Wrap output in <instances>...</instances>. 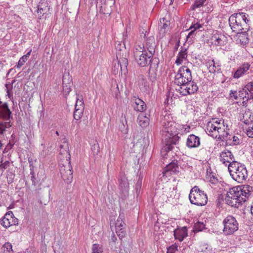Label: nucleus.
I'll list each match as a JSON object with an SVG mask.
<instances>
[{"label": "nucleus", "instance_id": "1", "mask_svg": "<svg viewBox=\"0 0 253 253\" xmlns=\"http://www.w3.org/2000/svg\"><path fill=\"white\" fill-rule=\"evenodd\" d=\"M161 134L165 139L164 150L169 151L172 150L173 145L178 144L180 137L178 130L181 126L173 120L170 114L165 111L161 115Z\"/></svg>", "mask_w": 253, "mask_h": 253}, {"label": "nucleus", "instance_id": "2", "mask_svg": "<svg viewBox=\"0 0 253 253\" xmlns=\"http://www.w3.org/2000/svg\"><path fill=\"white\" fill-rule=\"evenodd\" d=\"M221 185L225 187L224 190L226 191L225 197L226 204L232 207L239 208L250 196V194L247 188L245 189L241 186L230 188L229 185L225 183Z\"/></svg>", "mask_w": 253, "mask_h": 253}, {"label": "nucleus", "instance_id": "3", "mask_svg": "<svg viewBox=\"0 0 253 253\" xmlns=\"http://www.w3.org/2000/svg\"><path fill=\"white\" fill-rule=\"evenodd\" d=\"M61 143L60 153L61 155L64 156L66 159L62 160L59 164L60 172L63 180L67 183H70L73 179V171L69 146L65 138L62 140Z\"/></svg>", "mask_w": 253, "mask_h": 253}, {"label": "nucleus", "instance_id": "4", "mask_svg": "<svg viewBox=\"0 0 253 253\" xmlns=\"http://www.w3.org/2000/svg\"><path fill=\"white\" fill-rule=\"evenodd\" d=\"M248 15L241 12L231 15L228 20L229 24L233 32H238L243 30H248V23L250 20Z\"/></svg>", "mask_w": 253, "mask_h": 253}, {"label": "nucleus", "instance_id": "5", "mask_svg": "<svg viewBox=\"0 0 253 253\" xmlns=\"http://www.w3.org/2000/svg\"><path fill=\"white\" fill-rule=\"evenodd\" d=\"M228 169L232 178L238 183H243L248 178V171L243 164L237 161L234 162Z\"/></svg>", "mask_w": 253, "mask_h": 253}, {"label": "nucleus", "instance_id": "6", "mask_svg": "<svg viewBox=\"0 0 253 253\" xmlns=\"http://www.w3.org/2000/svg\"><path fill=\"white\" fill-rule=\"evenodd\" d=\"M135 60L137 65L144 67L150 65V70H157L159 64V59L158 58H152L148 54L147 51L142 53L136 52L134 56Z\"/></svg>", "mask_w": 253, "mask_h": 253}, {"label": "nucleus", "instance_id": "7", "mask_svg": "<svg viewBox=\"0 0 253 253\" xmlns=\"http://www.w3.org/2000/svg\"><path fill=\"white\" fill-rule=\"evenodd\" d=\"M216 119H212L208 122L205 127L206 133L213 138L218 139L219 135L222 134L225 126L224 121Z\"/></svg>", "mask_w": 253, "mask_h": 253}, {"label": "nucleus", "instance_id": "8", "mask_svg": "<svg viewBox=\"0 0 253 253\" xmlns=\"http://www.w3.org/2000/svg\"><path fill=\"white\" fill-rule=\"evenodd\" d=\"M189 199L191 204L197 206H204L208 202L207 194L197 186L191 189L189 195Z\"/></svg>", "mask_w": 253, "mask_h": 253}, {"label": "nucleus", "instance_id": "9", "mask_svg": "<svg viewBox=\"0 0 253 253\" xmlns=\"http://www.w3.org/2000/svg\"><path fill=\"white\" fill-rule=\"evenodd\" d=\"M223 232L225 235H231L239 229V223L232 215H227L222 221Z\"/></svg>", "mask_w": 253, "mask_h": 253}, {"label": "nucleus", "instance_id": "10", "mask_svg": "<svg viewBox=\"0 0 253 253\" xmlns=\"http://www.w3.org/2000/svg\"><path fill=\"white\" fill-rule=\"evenodd\" d=\"M192 79L191 70L187 67L183 66L178 69L176 74L174 84L177 85L178 87H180Z\"/></svg>", "mask_w": 253, "mask_h": 253}, {"label": "nucleus", "instance_id": "11", "mask_svg": "<svg viewBox=\"0 0 253 253\" xmlns=\"http://www.w3.org/2000/svg\"><path fill=\"white\" fill-rule=\"evenodd\" d=\"M198 89V86L197 84L192 81V79L191 81H188L182 86L176 88V91L182 96L194 94L197 91Z\"/></svg>", "mask_w": 253, "mask_h": 253}, {"label": "nucleus", "instance_id": "12", "mask_svg": "<svg viewBox=\"0 0 253 253\" xmlns=\"http://www.w3.org/2000/svg\"><path fill=\"white\" fill-rule=\"evenodd\" d=\"M253 72L252 68L251 65L248 63L245 62L241 65L234 72L233 74V78L235 79H239L245 75L252 73Z\"/></svg>", "mask_w": 253, "mask_h": 253}, {"label": "nucleus", "instance_id": "13", "mask_svg": "<svg viewBox=\"0 0 253 253\" xmlns=\"http://www.w3.org/2000/svg\"><path fill=\"white\" fill-rule=\"evenodd\" d=\"M220 161L225 166L229 167L234 162H236L235 161L234 157L231 151L225 150L220 153L219 156Z\"/></svg>", "mask_w": 253, "mask_h": 253}, {"label": "nucleus", "instance_id": "14", "mask_svg": "<svg viewBox=\"0 0 253 253\" xmlns=\"http://www.w3.org/2000/svg\"><path fill=\"white\" fill-rule=\"evenodd\" d=\"M84 108L83 99L82 98L81 99L77 98L74 113V118L75 120H79L81 118L83 114Z\"/></svg>", "mask_w": 253, "mask_h": 253}, {"label": "nucleus", "instance_id": "15", "mask_svg": "<svg viewBox=\"0 0 253 253\" xmlns=\"http://www.w3.org/2000/svg\"><path fill=\"white\" fill-rule=\"evenodd\" d=\"M248 30H243L237 33L235 39L237 44L244 46L249 42V39L247 31Z\"/></svg>", "mask_w": 253, "mask_h": 253}, {"label": "nucleus", "instance_id": "16", "mask_svg": "<svg viewBox=\"0 0 253 253\" xmlns=\"http://www.w3.org/2000/svg\"><path fill=\"white\" fill-rule=\"evenodd\" d=\"M126 223L123 220L122 218L120 216L116 222V232L120 239H122L125 236L126 231L125 227Z\"/></svg>", "mask_w": 253, "mask_h": 253}, {"label": "nucleus", "instance_id": "17", "mask_svg": "<svg viewBox=\"0 0 253 253\" xmlns=\"http://www.w3.org/2000/svg\"><path fill=\"white\" fill-rule=\"evenodd\" d=\"M131 101L133 102L132 106L135 111L143 112L146 109V103L141 99L134 96L132 98Z\"/></svg>", "mask_w": 253, "mask_h": 253}, {"label": "nucleus", "instance_id": "18", "mask_svg": "<svg viewBox=\"0 0 253 253\" xmlns=\"http://www.w3.org/2000/svg\"><path fill=\"white\" fill-rule=\"evenodd\" d=\"M138 83L139 87L142 92L146 93L149 92L150 90L149 83L144 76L140 75L138 76Z\"/></svg>", "mask_w": 253, "mask_h": 253}, {"label": "nucleus", "instance_id": "19", "mask_svg": "<svg viewBox=\"0 0 253 253\" xmlns=\"http://www.w3.org/2000/svg\"><path fill=\"white\" fill-rule=\"evenodd\" d=\"M72 78L69 73L65 74L63 76V92L67 95L71 91L72 84Z\"/></svg>", "mask_w": 253, "mask_h": 253}, {"label": "nucleus", "instance_id": "20", "mask_svg": "<svg viewBox=\"0 0 253 253\" xmlns=\"http://www.w3.org/2000/svg\"><path fill=\"white\" fill-rule=\"evenodd\" d=\"M188 235L186 227H178L174 231V236L175 239L182 242Z\"/></svg>", "mask_w": 253, "mask_h": 253}, {"label": "nucleus", "instance_id": "21", "mask_svg": "<svg viewBox=\"0 0 253 253\" xmlns=\"http://www.w3.org/2000/svg\"><path fill=\"white\" fill-rule=\"evenodd\" d=\"M200 145V139L198 136L194 134H190L188 136L186 141V145L188 148H196Z\"/></svg>", "mask_w": 253, "mask_h": 253}, {"label": "nucleus", "instance_id": "22", "mask_svg": "<svg viewBox=\"0 0 253 253\" xmlns=\"http://www.w3.org/2000/svg\"><path fill=\"white\" fill-rule=\"evenodd\" d=\"M116 56L118 60L117 71H119V69L121 71L126 69L128 65L127 59L125 57H122V55L119 52H116Z\"/></svg>", "mask_w": 253, "mask_h": 253}, {"label": "nucleus", "instance_id": "23", "mask_svg": "<svg viewBox=\"0 0 253 253\" xmlns=\"http://www.w3.org/2000/svg\"><path fill=\"white\" fill-rule=\"evenodd\" d=\"M49 9L50 8L46 0H41L38 5L37 9L38 13L41 15L40 17L49 12Z\"/></svg>", "mask_w": 253, "mask_h": 253}, {"label": "nucleus", "instance_id": "24", "mask_svg": "<svg viewBox=\"0 0 253 253\" xmlns=\"http://www.w3.org/2000/svg\"><path fill=\"white\" fill-rule=\"evenodd\" d=\"M120 189L125 194L128 192L129 184L125 176H122L119 179Z\"/></svg>", "mask_w": 253, "mask_h": 253}, {"label": "nucleus", "instance_id": "25", "mask_svg": "<svg viewBox=\"0 0 253 253\" xmlns=\"http://www.w3.org/2000/svg\"><path fill=\"white\" fill-rule=\"evenodd\" d=\"M96 7L100 8L99 12L103 14L110 15L112 13L111 7L107 5L105 0L102 3H97Z\"/></svg>", "mask_w": 253, "mask_h": 253}, {"label": "nucleus", "instance_id": "26", "mask_svg": "<svg viewBox=\"0 0 253 253\" xmlns=\"http://www.w3.org/2000/svg\"><path fill=\"white\" fill-rule=\"evenodd\" d=\"M187 57V49L184 47H181L180 51L179 52L175 63L177 65H180L183 60H186Z\"/></svg>", "mask_w": 253, "mask_h": 253}, {"label": "nucleus", "instance_id": "27", "mask_svg": "<svg viewBox=\"0 0 253 253\" xmlns=\"http://www.w3.org/2000/svg\"><path fill=\"white\" fill-rule=\"evenodd\" d=\"M137 121L142 127L144 128L149 125L150 119L146 115L141 114L138 116Z\"/></svg>", "mask_w": 253, "mask_h": 253}, {"label": "nucleus", "instance_id": "28", "mask_svg": "<svg viewBox=\"0 0 253 253\" xmlns=\"http://www.w3.org/2000/svg\"><path fill=\"white\" fill-rule=\"evenodd\" d=\"M229 129L227 128V126L224 129L221 134L219 135L218 140L222 141H226V144L228 145L229 140H232V137L233 135L230 134L228 132Z\"/></svg>", "mask_w": 253, "mask_h": 253}, {"label": "nucleus", "instance_id": "29", "mask_svg": "<svg viewBox=\"0 0 253 253\" xmlns=\"http://www.w3.org/2000/svg\"><path fill=\"white\" fill-rule=\"evenodd\" d=\"M250 93L244 86L242 89L239 90L238 95L239 98L243 99V103L247 102L249 100L253 99V97H251Z\"/></svg>", "mask_w": 253, "mask_h": 253}, {"label": "nucleus", "instance_id": "30", "mask_svg": "<svg viewBox=\"0 0 253 253\" xmlns=\"http://www.w3.org/2000/svg\"><path fill=\"white\" fill-rule=\"evenodd\" d=\"M253 120V116L249 111H246L243 114L241 121L245 124L249 125Z\"/></svg>", "mask_w": 253, "mask_h": 253}, {"label": "nucleus", "instance_id": "31", "mask_svg": "<svg viewBox=\"0 0 253 253\" xmlns=\"http://www.w3.org/2000/svg\"><path fill=\"white\" fill-rule=\"evenodd\" d=\"M151 45H148L146 47L147 52L148 51V54L153 58L155 53L156 43L154 38H151Z\"/></svg>", "mask_w": 253, "mask_h": 253}, {"label": "nucleus", "instance_id": "32", "mask_svg": "<svg viewBox=\"0 0 253 253\" xmlns=\"http://www.w3.org/2000/svg\"><path fill=\"white\" fill-rule=\"evenodd\" d=\"M31 52L32 49H30L27 54L23 55L20 58L16 66L17 68H20L24 64V63L27 61Z\"/></svg>", "mask_w": 253, "mask_h": 253}, {"label": "nucleus", "instance_id": "33", "mask_svg": "<svg viewBox=\"0 0 253 253\" xmlns=\"http://www.w3.org/2000/svg\"><path fill=\"white\" fill-rule=\"evenodd\" d=\"M225 37L223 35H214L212 40L214 41V44L216 45H222L224 44Z\"/></svg>", "mask_w": 253, "mask_h": 253}, {"label": "nucleus", "instance_id": "34", "mask_svg": "<svg viewBox=\"0 0 253 253\" xmlns=\"http://www.w3.org/2000/svg\"><path fill=\"white\" fill-rule=\"evenodd\" d=\"M13 214L12 211H9L6 213V217L9 219V220L8 221L9 226L18 224V219L13 217Z\"/></svg>", "mask_w": 253, "mask_h": 253}, {"label": "nucleus", "instance_id": "35", "mask_svg": "<svg viewBox=\"0 0 253 253\" xmlns=\"http://www.w3.org/2000/svg\"><path fill=\"white\" fill-rule=\"evenodd\" d=\"M99 149L98 143L96 141H94L93 144L91 146V151L94 156L98 155L99 152Z\"/></svg>", "mask_w": 253, "mask_h": 253}, {"label": "nucleus", "instance_id": "36", "mask_svg": "<svg viewBox=\"0 0 253 253\" xmlns=\"http://www.w3.org/2000/svg\"><path fill=\"white\" fill-rule=\"evenodd\" d=\"M167 253H181L179 251L178 245L175 243L167 248Z\"/></svg>", "mask_w": 253, "mask_h": 253}, {"label": "nucleus", "instance_id": "37", "mask_svg": "<svg viewBox=\"0 0 253 253\" xmlns=\"http://www.w3.org/2000/svg\"><path fill=\"white\" fill-rule=\"evenodd\" d=\"M205 228V224L203 222L200 221L196 223L194 227V230L196 232L201 231Z\"/></svg>", "mask_w": 253, "mask_h": 253}, {"label": "nucleus", "instance_id": "38", "mask_svg": "<svg viewBox=\"0 0 253 253\" xmlns=\"http://www.w3.org/2000/svg\"><path fill=\"white\" fill-rule=\"evenodd\" d=\"M245 88L250 93L251 97H253V81L248 82L245 85Z\"/></svg>", "mask_w": 253, "mask_h": 253}, {"label": "nucleus", "instance_id": "39", "mask_svg": "<svg viewBox=\"0 0 253 253\" xmlns=\"http://www.w3.org/2000/svg\"><path fill=\"white\" fill-rule=\"evenodd\" d=\"M0 107L1 108L2 111L5 114V115H6L8 117H9L11 114V112L8 109L7 104L5 103L2 105H0Z\"/></svg>", "mask_w": 253, "mask_h": 253}, {"label": "nucleus", "instance_id": "40", "mask_svg": "<svg viewBox=\"0 0 253 253\" xmlns=\"http://www.w3.org/2000/svg\"><path fill=\"white\" fill-rule=\"evenodd\" d=\"M240 140L237 136L233 135L232 137V140H229V145H237L240 143Z\"/></svg>", "mask_w": 253, "mask_h": 253}, {"label": "nucleus", "instance_id": "41", "mask_svg": "<svg viewBox=\"0 0 253 253\" xmlns=\"http://www.w3.org/2000/svg\"><path fill=\"white\" fill-rule=\"evenodd\" d=\"M9 219L6 217V214H5L3 218L0 220V224L2 225L5 228L9 227Z\"/></svg>", "mask_w": 253, "mask_h": 253}, {"label": "nucleus", "instance_id": "42", "mask_svg": "<svg viewBox=\"0 0 253 253\" xmlns=\"http://www.w3.org/2000/svg\"><path fill=\"white\" fill-rule=\"evenodd\" d=\"M177 165L176 163L171 162L167 166V170L175 171L177 169Z\"/></svg>", "mask_w": 253, "mask_h": 253}, {"label": "nucleus", "instance_id": "43", "mask_svg": "<svg viewBox=\"0 0 253 253\" xmlns=\"http://www.w3.org/2000/svg\"><path fill=\"white\" fill-rule=\"evenodd\" d=\"M125 122L126 123V125H125L124 122L122 121V125L120 126V129L123 133L127 134L128 128L126 119H125Z\"/></svg>", "mask_w": 253, "mask_h": 253}, {"label": "nucleus", "instance_id": "44", "mask_svg": "<svg viewBox=\"0 0 253 253\" xmlns=\"http://www.w3.org/2000/svg\"><path fill=\"white\" fill-rule=\"evenodd\" d=\"M145 51H146V50L143 44L136 45L134 50V56H135V53L136 52H139L140 53H142Z\"/></svg>", "mask_w": 253, "mask_h": 253}, {"label": "nucleus", "instance_id": "45", "mask_svg": "<svg viewBox=\"0 0 253 253\" xmlns=\"http://www.w3.org/2000/svg\"><path fill=\"white\" fill-rule=\"evenodd\" d=\"M247 135L251 138H253V120L249 125L248 128L247 129Z\"/></svg>", "mask_w": 253, "mask_h": 253}, {"label": "nucleus", "instance_id": "46", "mask_svg": "<svg viewBox=\"0 0 253 253\" xmlns=\"http://www.w3.org/2000/svg\"><path fill=\"white\" fill-rule=\"evenodd\" d=\"M101 248L99 247V245L94 244L92 246V253H102Z\"/></svg>", "mask_w": 253, "mask_h": 253}, {"label": "nucleus", "instance_id": "47", "mask_svg": "<svg viewBox=\"0 0 253 253\" xmlns=\"http://www.w3.org/2000/svg\"><path fill=\"white\" fill-rule=\"evenodd\" d=\"M168 24H167L166 23H163V25L161 26L159 29L160 34L162 35H164L166 31L168 29Z\"/></svg>", "mask_w": 253, "mask_h": 253}, {"label": "nucleus", "instance_id": "48", "mask_svg": "<svg viewBox=\"0 0 253 253\" xmlns=\"http://www.w3.org/2000/svg\"><path fill=\"white\" fill-rule=\"evenodd\" d=\"M218 68L215 65V62L213 60L211 61V64L209 65V70L210 73H214Z\"/></svg>", "mask_w": 253, "mask_h": 253}, {"label": "nucleus", "instance_id": "49", "mask_svg": "<svg viewBox=\"0 0 253 253\" xmlns=\"http://www.w3.org/2000/svg\"><path fill=\"white\" fill-rule=\"evenodd\" d=\"M239 93V90L238 91L236 90H230V96L231 98H234V99L237 100L239 98V96L238 94Z\"/></svg>", "mask_w": 253, "mask_h": 253}, {"label": "nucleus", "instance_id": "50", "mask_svg": "<svg viewBox=\"0 0 253 253\" xmlns=\"http://www.w3.org/2000/svg\"><path fill=\"white\" fill-rule=\"evenodd\" d=\"M117 52H119L121 55V51L123 50V48H125V44L122 45L120 42H116L115 44Z\"/></svg>", "mask_w": 253, "mask_h": 253}, {"label": "nucleus", "instance_id": "51", "mask_svg": "<svg viewBox=\"0 0 253 253\" xmlns=\"http://www.w3.org/2000/svg\"><path fill=\"white\" fill-rule=\"evenodd\" d=\"M209 181L211 184L214 185L219 183V181H218V179L213 175L211 177H210Z\"/></svg>", "mask_w": 253, "mask_h": 253}, {"label": "nucleus", "instance_id": "52", "mask_svg": "<svg viewBox=\"0 0 253 253\" xmlns=\"http://www.w3.org/2000/svg\"><path fill=\"white\" fill-rule=\"evenodd\" d=\"M204 2V0L196 1L194 2V4L193 5V6L195 8L200 7L203 5Z\"/></svg>", "mask_w": 253, "mask_h": 253}, {"label": "nucleus", "instance_id": "53", "mask_svg": "<svg viewBox=\"0 0 253 253\" xmlns=\"http://www.w3.org/2000/svg\"><path fill=\"white\" fill-rule=\"evenodd\" d=\"M3 247L4 248H6L8 252H10V251H12V246L11 244L10 243H5L3 245Z\"/></svg>", "mask_w": 253, "mask_h": 253}, {"label": "nucleus", "instance_id": "54", "mask_svg": "<svg viewBox=\"0 0 253 253\" xmlns=\"http://www.w3.org/2000/svg\"><path fill=\"white\" fill-rule=\"evenodd\" d=\"M202 27V25L198 23L193 24L192 26L190 27L189 29H193L195 31V30L200 29Z\"/></svg>", "mask_w": 253, "mask_h": 253}, {"label": "nucleus", "instance_id": "55", "mask_svg": "<svg viewBox=\"0 0 253 253\" xmlns=\"http://www.w3.org/2000/svg\"><path fill=\"white\" fill-rule=\"evenodd\" d=\"M9 166V162L6 161L0 165V167L3 169H6Z\"/></svg>", "mask_w": 253, "mask_h": 253}, {"label": "nucleus", "instance_id": "56", "mask_svg": "<svg viewBox=\"0 0 253 253\" xmlns=\"http://www.w3.org/2000/svg\"><path fill=\"white\" fill-rule=\"evenodd\" d=\"M31 174L32 175V176H31V180L32 181V183L34 185H36V184L37 183V181L36 180V178L35 177V176L34 175V172L31 171Z\"/></svg>", "mask_w": 253, "mask_h": 253}, {"label": "nucleus", "instance_id": "57", "mask_svg": "<svg viewBox=\"0 0 253 253\" xmlns=\"http://www.w3.org/2000/svg\"><path fill=\"white\" fill-rule=\"evenodd\" d=\"M195 36V31L192 30L191 32H190L187 36V39L188 38H193Z\"/></svg>", "mask_w": 253, "mask_h": 253}, {"label": "nucleus", "instance_id": "58", "mask_svg": "<svg viewBox=\"0 0 253 253\" xmlns=\"http://www.w3.org/2000/svg\"><path fill=\"white\" fill-rule=\"evenodd\" d=\"M117 62H118V60L114 61L113 62V66H114L113 72H114L115 74H116L118 72V71H117Z\"/></svg>", "mask_w": 253, "mask_h": 253}, {"label": "nucleus", "instance_id": "59", "mask_svg": "<svg viewBox=\"0 0 253 253\" xmlns=\"http://www.w3.org/2000/svg\"><path fill=\"white\" fill-rule=\"evenodd\" d=\"M151 38H154L153 37H150L149 38V39L147 40L146 43V47L148 46V45H151Z\"/></svg>", "mask_w": 253, "mask_h": 253}, {"label": "nucleus", "instance_id": "60", "mask_svg": "<svg viewBox=\"0 0 253 253\" xmlns=\"http://www.w3.org/2000/svg\"><path fill=\"white\" fill-rule=\"evenodd\" d=\"M116 240H117V238L115 236V235L113 234V235H112V237H111V241H112V242L115 243Z\"/></svg>", "mask_w": 253, "mask_h": 253}, {"label": "nucleus", "instance_id": "61", "mask_svg": "<svg viewBox=\"0 0 253 253\" xmlns=\"http://www.w3.org/2000/svg\"><path fill=\"white\" fill-rule=\"evenodd\" d=\"M173 0H165V2L169 5H171L173 3Z\"/></svg>", "mask_w": 253, "mask_h": 253}, {"label": "nucleus", "instance_id": "62", "mask_svg": "<svg viewBox=\"0 0 253 253\" xmlns=\"http://www.w3.org/2000/svg\"><path fill=\"white\" fill-rule=\"evenodd\" d=\"M142 178H139L137 181V182L136 184L138 185L139 186V185H141V184H142Z\"/></svg>", "mask_w": 253, "mask_h": 253}, {"label": "nucleus", "instance_id": "63", "mask_svg": "<svg viewBox=\"0 0 253 253\" xmlns=\"http://www.w3.org/2000/svg\"><path fill=\"white\" fill-rule=\"evenodd\" d=\"M92 1H94L95 2L99 3V2H104L105 1V0H91Z\"/></svg>", "mask_w": 253, "mask_h": 253}, {"label": "nucleus", "instance_id": "64", "mask_svg": "<svg viewBox=\"0 0 253 253\" xmlns=\"http://www.w3.org/2000/svg\"><path fill=\"white\" fill-rule=\"evenodd\" d=\"M251 212L252 214L253 215V203L252 204L251 208Z\"/></svg>", "mask_w": 253, "mask_h": 253}]
</instances>
